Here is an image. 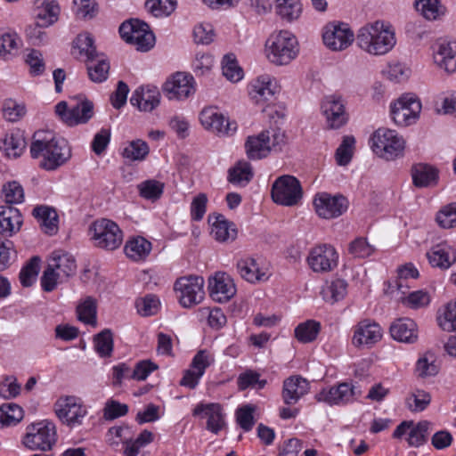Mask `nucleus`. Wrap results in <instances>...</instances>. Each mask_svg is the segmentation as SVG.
Returning a JSON list of instances; mask_svg holds the SVG:
<instances>
[{
  "mask_svg": "<svg viewBox=\"0 0 456 456\" xmlns=\"http://www.w3.org/2000/svg\"><path fill=\"white\" fill-rule=\"evenodd\" d=\"M356 45L372 56L388 53L396 44L395 31L388 22L378 20L362 26L356 33Z\"/></svg>",
  "mask_w": 456,
  "mask_h": 456,
  "instance_id": "obj_1",
  "label": "nucleus"
},
{
  "mask_svg": "<svg viewBox=\"0 0 456 456\" xmlns=\"http://www.w3.org/2000/svg\"><path fill=\"white\" fill-rule=\"evenodd\" d=\"M30 154L33 159L42 158L39 166L53 171L65 164L71 158V149L64 138H58L41 133H36L30 145Z\"/></svg>",
  "mask_w": 456,
  "mask_h": 456,
  "instance_id": "obj_2",
  "label": "nucleus"
},
{
  "mask_svg": "<svg viewBox=\"0 0 456 456\" xmlns=\"http://www.w3.org/2000/svg\"><path fill=\"white\" fill-rule=\"evenodd\" d=\"M297 42L288 30H281L270 36L266 42L268 60L276 65H286L297 55Z\"/></svg>",
  "mask_w": 456,
  "mask_h": 456,
  "instance_id": "obj_3",
  "label": "nucleus"
},
{
  "mask_svg": "<svg viewBox=\"0 0 456 456\" xmlns=\"http://www.w3.org/2000/svg\"><path fill=\"white\" fill-rule=\"evenodd\" d=\"M89 232L94 245L99 248L111 251L118 248L123 243L122 230L110 219L101 218L94 221Z\"/></svg>",
  "mask_w": 456,
  "mask_h": 456,
  "instance_id": "obj_4",
  "label": "nucleus"
},
{
  "mask_svg": "<svg viewBox=\"0 0 456 456\" xmlns=\"http://www.w3.org/2000/svg\"><path fill=\"white\" fill-rule=\"evenodd\" d=\"M56 428L53 422L43 420L28 425L22 439L25 447L32 451L51 450L56 442Z\"/></svg>",
  "mask_w": 456,
  "mask_h": 456,
  "instance_id": "obj_5",
  "label": "nucleus"
},
{
  "mask_svg": "<svg viewBox=\"0 0 456 456\" xmlns=\"http://www.w3.org/2000/svg\"><path fill=\"white\" fill-rule=\"evenodd\" d=\"M120 37L138 51L147 52L154 46L155 37L148 24L137 19L123 22L119 27Z\"/></svg>",
  "mask_w": 456,
  "mask_h": 456,
  "instance_id": "obj_6",
  "label": "nucleus"
},
{
  "mask_svg": "<svg viewBox=\"0 0 456 456\" xmlns=\"http://www.w3.org/2000/svg\"><path fill=\"white\" fill-rule=\"evenodd\" d=\"M58 419L69 428L82 425L87 414V408L80 398L74 395H63L53 405Z\"/></svg>",
  "mask_w": 456,
  "mask_h": 456,
  "instance_id": "obj_7",
  "label": "nucleus"
},
{
  "mask_svg": "<svg viewBox=\"0 0 456 456\" xmlns=\"http://www.w3.org/2000/svg\"><path fill=\"white\" fill-rule=\"evenodd\" d=\"M373 151L387 160L403 154L404 140L395 130L381 127L376 130L372 135Z\"/></svg>",
  "mask_w": 456,
  "mask_h": 456,
  "instance_id": "obj_8",
  "label": "nucleus"
},
{
  "mask_svg": "<svg viewBox=\"0 0 456 456\" xmlns=\"http://www.w3.org/2000/svg\"><path fill=\"white\" fill-rule=\"evenodd\" d=\"M204 279L200 276H184L176 280L174 289L180 305L189 308L204 298Z\"/></svg>",
  "mask_w": 456,
  "mask_h": 456,
  "instance_id": "obj_9",
  "label": "nucleus"
},
{
  "mask_svg": "<svg viewBox=\"0 0 456 456\" xmlns=\"http://www.w3.org/2000/svg\"><path fill=\"white\" fill-rule=\"evenodd\" d=\"M362 395V391L348 382L322 388L315 395V400L330 406H343L354 403Z\"/></svg>",
  "mask_w": 456,
  "mask_h": 456,
  "instance_id": "obj_10",
  "label": "nucleus"
},
{
  "mask_svg": "<svg viewBox=\"0 0 456 456\" xmlns=\"http://www.w3.org/2000/svg\"><path fill=\"white\" fill-rule=\"evenodd\" d=\"M273 200L281 206L291 207L302 198L299 181L292 175H282L275 180L271 191Z\"/></svg>",
  "mask_w": 456,
  "mask_h": 456,
  "instance_id": "obj_11",
  "label": "nucleus"
},
{
  "mask_svg": "<svg viewBox=\"0 0 456 456\" xmlns=\"http://www.w3.org/2000/svg\"><path fill=\"white\" fill-rule=\"evenodd\" d=\"M355 37L356 34L345 22H330L322 31L323 43L331 51L346 50L353 44Z\"/></svg>",
  "mask_w": 456,
  "mask_h": 456,
  "instance_id": "obj_12",
  "label": "nucleus"
},
{
  "mask_svg": "<svg viewBox=\"0 0 456 456\" xmlns=\"http://www.w3.org/2000/svg\"><path fill=\"white\" fill-rule=\"evenodd\" d=\"M163 92L169 100L183 101L195 94V79L190 73L175 72L164 83Z\"/></svg>",
  "mask_w": 456,
  "mask_h": 456,
  "instance_id": "obj_13",
  "label": "nucleus"
},
{
  "mask_svg": "<svg viewBox=\"0 0 456 456\" xmlns=\"http://www.w3.org/2000/svg\"><path fill=\"white\" fill-rule=\"evenodd\" d=\"M421 111V103L414 95L406 94L391 104V116L394 122L400 126L414 124Z\"/></svg>",
  "mask_w": 456,
  "mask_h": 456,
  "instance_id": "obj_14",
  "label": "nucleus"
},
{
  "mask_svg": "<svg viewBox=\"0 0 456 456\" xmlns=\"http://www.w3.org/2000/svg\"><path fill=\"white\" fill-rule=\"evenodd\" d=\"M313 204L316 214L324 219L338 217L348 208V201L344 196H331L327 192L317 193Z\"/></svg>",
  "mask_w": 456,
  "mask_h": 456,
  "instance_id": "obj_15",
  "label": "nucleus"
},
{
  "mask_svg": "<svg viewBox=\"0 0 456 456\" xmlns=\"http://www.w3.org/2000/svg\"><path fill=\"white\" fill-rule=\"evenodd\" d=\"M55 112L69 126L85 124L93 117L94 105L85 100L69 108L66 102H61L55 106Z\"/></svg>",
  "mask_w": 456,
  "mask_h": 456,
  "instance_id": "obj_16",
  "label": "nucleus"
},
{
  "mask_svg": "<svg viewBox=\"0 0 456 456\" xmlns=\"http://www.w3.org/2000/svg\"><path fill=\"white\" fill-rule=\"evenodd\" d=\"M200 121L203 127L222 135H231L237 129L234 121L227 119L216 108L207 107L200 113Z\"/></svg>",
  "mask_w": 456,
  "mask_h": 456,
  "instance_id": "obj_17",
  "label": "nucleus"
},
{
  "mask_svg": "<svg viewBox=\"0 0 456 456\" xmlns=\"http://www.w3.org/2000/svg\"><path fill=\"white\" fill-rule=\"evenodd\" d=\"M383 330L380 325L370 319L359 322L354 327L352 344L356 347H371L381 340Z\"/></svg>",
  "mask_w": 456,
  "mask_h": 456,
  "instance_id": "obj_18",
  "label": "nucleus"
},
{
  "mask_svg": "<svg viewBox=\"0 0 456 456\" xmlns=\"http://www.w3.org/2000/svg\"><path fill=\"white\" fill-rule=\"evenodd\" d=\"M338 255L330 245H319L314 248L307 257V262L316 273L329 272L338 265Z\"/></svg>",
  "mask_w": 456,
  "mask_h": 456,
  "instance_id": "obj_19",
  "label": "nucleus"
},
{
  "mask_svg": "<svg viewBox=\"0 0 456 456\" xmlns=\"http://www.w3.org/2000/svg\"><path fill=\"white\" fill-rule=\"evenodd\" d=\"M237 270L242 279L251 283L265 281L271 275L268 265L262 259L251 256L240 259Z\"/></svg>",
  "mask_w": 456,
  "mask_h": 456,
  "instance_id": "obj_20",
  "label": "nucleus"
},
{
  "mask_svg": "<svg viewBox=\"0 0 456 456\" xmlns=\"http://www.w3.org/2000/svg\"><path fill=\"white\" fill-rule=\"evenodd\" d=\"M278 92L279 86L276 79L267 74L257 77L248 86V95L256 103L270 101Z\"/></svg>",
  "mask_w": 456,
  "mask_h": 456,
  "instance_id": "obj_21",
  "label": "nucleus"
},
{
  "mask_svg": "<svg viewBox=\"0 0 456 456\" xmlns=\"http://www.w3.org/2000/svg\"><path fill=\"white\" fill-rule=\"evenodd\" d=\"M193 416L207 419L206 428L217 435L225 427L224 413L219 403H199L192 411Z\"/></svg>",
  "mask_w": 456,
  "mask_h": 456,
  "instance_id": "obj_22",
  "label": "nucleus"
},
{
  "mask_svg": "<svg viewBox=\"0 0 456 456\" xmlns=\"http://www.w3.org/2000/svg\"><path fill=\"white\" fill-rule=\"evenodd\" d=\"M432 267L446 270L456 263V248L448 241L434 245L426 254Z\"/></svg>",
  "mask_w": 456,
  "mask_h": 456,
  "instance_id": "obj_23",
  "label": "nucleus"
},
{
  "mask_svg": "<svg viewBox=\"0 0 456 456\" xmlns=\"http://www.w3.org/2000/svg\"><path fill=\"white\" fill-rule=\"evenodd\" d=\"M209 295L214 301L224 303L236 293L232 279L224 273H217L208 281Z\"/></svg>",
  "mask_w": 456,
  "mask_h": 456,
  "instance_id": "obj_24",
  "label": "nucleus"
},
{
  "mask_svg": "<svg viewBox=\"0 0 456 456\" xmlns=\"http://www.w3.org/2000/svg\"><path fill=\"white\" fill-rule=\"evenodd\" d=\"M322 109L330 128L338 129L346 123L345 105L340 97L334 95L326 97L322 104Z\"/></svg>",
  "mask_w": 456,
  "mask_h": 456,
  "instance_id": "obj_25",
  "label": "nucleus"
},
{
  "mask_svg": "<svg viewBox=\"0 0 456 456\" xmlns=\"http://www.w3.org/2000/svg\"><path fill=\"white\" fill-rule=\"evenodd\" d=\"M160 97L161 94L157 86H141L133 93L130 102L141 111L151 112L159 105Z\"/></svg>",
  "mask_w": 456,
  "mask_h": 456,
  "instance_id": "obj_26",
  "label": "nucleus"
},
{
  "mask_svg": "<svg viewBox=\"0 0 456 456\" xmlns=\"http://www.w3.org/2000/svg\"><path fill=\"white\" fill-rule=\"evenodd\" d=\"M210 364V355L204 350L199 351L193 357L191 368L185 371L180 384L189 388H195L200 379Z\"/></svg>",
  "mask_w": 456,
  "mask_h": 456,
  "instance_id": "obj_27",
  "label": "nucleus"
},
{
  "mask_svg": "<svg viewBox=\"0 0 456 456\" xmlns=\"http://www.w3.org/2000/svg\"><path fill=\"white\" fill-rule=\"evenodd\" d=\"M433 58L435 63L447 73L456 71V44L440 41L434 46Z\"/></svg>",
  "mask_w": 456,
  "mask_h": 456,
  "instance_id": "obj_28",
  "label": "nucleus"
},
{
  "mask_svg": "<svg viewBox=\"0 0 456 456\" xmlns=\"http://www.w3.org/2000/svg\"><path fill=\"white\" fill-rule=\"evenodd\" d=\"M61 8L56 0H37L35 2L36 26L47 28L55 23Z\"/></svg>",
  "mask_w": 456,
  "mask_h": 456,
  "instance_id": "obj_29",
  "label": "nucleus"
},
{
  "mask_svg": "<svg viewBox=\"0 0 456 456\" xmlns=\"http://www.w3.org/2000/svg\"><path fill=\"white\" fill-rule=\"evenodd\" d=\"M389 331L395 340L402 343L413 344L419 338L417 324L410 318L395 320L390 325Z\"/></svg>",
  "mask_w": 456,
  "mask_h": 456,
  "instance_id": "obj_30",
  "label": "nucleus"
},
{
  "mask_svg": "<svg viewBox=\"0 0 456 456\" xmlns=\"http://www.w3.org/2000/svg\"><path fill=\"white\" fill-rule=\"evenodd\" d=\"M309 391L308 381L300 376H291L283 381L282 399L286 404H295Z\"/></svg>",
  "mask_w": 456,
  "mask_h": 456,
  "instance_id": "obj_31",
  "label": "nucleus"
},
{
  "mask_svg": "<svg viewBox=\"0 0 456 456\" xmlns=\"http://www.w3.org/2000/svg\"><path fill=\"white\" fill-rule=\"evenodd\" d=\"M245 148L248 157L251 159L266 157L271 151L269 130L261 132L256 136H248Z\"/></svg>",
  "mask_w": 456,
  "mask_h": 456,
  "instance_id": "obj_32",
  "label": "nucleus"
},
{
  "mask_svg": "<svg viewBox=\"0 0 456 456\" xmlns=\"http://www.w3.org/2000/svg\"><path fill=\"white\" fill-rule=\"evenodd\" d=\"M22 216L20 211L12 207H0V234L12 236L20 231Z\"/></svg>",
  "mask_w": 456,
  "mask_h": 456,
  "instance_id": "obj_33",
  "label": "nucleus"
},
{
  "mask_svg": "<svg viewBox=\"0 0 456 456\" xmlns=\"http://www.w3.org/2000/svg\"><path fill=\"white\" fill-rule=\"evenodd\" d=\"M151 242L142 236L129 239L124 248L126 256L134 262L144 261L151 254Z\"/></svg>",
  "mask_w": 456,
  "mask_h": 456,
  "instance_id": "obj_34",
  "label": "nucleus"
},
{
  "mask_svg": "<svg viewBox=\"0 0 456 456\" xmlns=\"http://www.w3.org/2000/svg\"><path fill=\"white\" fill-rule=\"evenodd\" d=\"M41 229L46 234L53 235L58 230V215L56 211L47 206H37L32 212Z\"/></svg>",
  "mask_w": 456,
  "mask_h": 456,
  "instance_id": "obj_35",
  "label": "nucleus"
},
{
  "mask_svg": "<svg viewBox=\"0 0 456 456\" xmlns=\"http://www.w3.org/2000/svg\"><path fill=\"white\" fill-rule=\"evenodd\" d=\"M211 234L217 241H232L237 237V230L232 223L226 220L224 216L218 215L212 223Z\"/></svg>",
  "mask_w": 456,
  "mask_h": 456,
  "instance_id": "obj_36",
  "label": "nucleus"
},
{
  "mask_svg": "<svg viewBox=\"0 0 456 456\" xmlns=\"http://www.w3.org/2000/svg\"><path fill=\"white\" fill-rule=\"evenodd\" d=\"M49 263L64 281L76 273V260L70 254L54 255Z\"/></svg>",
  "mask_w": 456,
  "mask_h": 456,
  "instance_id": "obj_37",
  "label": "nucleus"
},
{
  "mask_svg": "<svg viewBox=\"0 0 456 456\" xmlns=\"http://www.w3.org/2000/svg\"><path fill=\"white\" fill-rule=\"evenodd\" d=\"M21 40L15 32H0V57L10 60L19 54Z\"/></svg>",
  "mask_w": 456,
  "mask_h": 456,
  "instance_id": "obj_38",
  "label": "nucleus"
},
{
  "mask_svg": "<svg viewBox=\"0 0 456 456\" xmlns=\"http://www.w3.org/2000/svg\"><path fill=\"white\" fill-rule=\"evenodd\" d=\"M412 181L417 187H428L436 183L437 170L428 165H416L411 171Z\"/></svg>",
  "mask_w": 456,
  "mask_h": 456,
  "instance_id": "obj_39",
  "label": "nucleus"
},
{
  "mask_svg": "<svg viewBox=\"0 0 456 456\" xmlns=\"http://www.w3.org/2000/svg\"><path fill=\"white\" fill-rule=\"evenodd\" d=\"M416 10L428 20H435L444 16L446 8L440 3V0H416Z\"/></svg>",
  "mask_w": 456,
  "mask_h": 456,
  "instance_id": "obj_40",
  "label": "nucleus"
},
{
  "mask_svg": "<svg viewBox=\"0 0 456 456\" xmlns=\"http://www.w3.org/2000/svg\"><path fill=\"white\" fill-rule=\"evenodd\" d=\"M253 177L252 168L249 163L240 161L228 173V181L236 186L247 185Z\"/></svg>",
  "mask_w": 456,
  "mask_h": 456,
  "instance_id": "obj_41",
  "label": "nucleus"
},
{
  "mask_svg": "<svg viewBox=\"0 0 456 456\" xmlns=\"http://www.w3.org/2000/svg\"><path fill=\"white\" fill-rule=\"evenodd\" d=\"M87 62V73L89 78L94 83H102L108 78L110 63L102 54Z\"/></svg>",
  "mask_w": 456,
  "mask_h": 456,
  "instance_id": "obj_42",
  "label": "nucleus"
},
{
  "mask_svg": "<svg viewBox=\"0 0 456 456\" xmlns=\"http://www.w3.org/2000/svg\"><path fill=\"white\" fill-rule=\"evenodd\" d=\"M153 437L152 432L144 429L134 440L129 439L124 441V456H137L142 448L153 441Z\"/></svg>",
  "mask_w": 456,
  "mask_h": 456,
  "instance_id": "obj_43",
  "label": "nucleus"
},
{
  "mask_svg": "<svg viewBox=\"0 0 456 456\" xmlns=\"http://www.w3.org/2000/svg\"><path fill=\"white\" fill-rule=\"evenodd\" d=\"M23 419V410L15 403H6L0 407V428L12 427Z\"/></svg>",
  "mask_w": 456,
  "mask_h": 456,
  "instance_id": "obj_44",
  "label": "nucleus"
},
{
  "mask_svg": "<svg viewBox=\"0 0 456 456\" xmlns=\"http://www.w3.org/2000/svg\"><path fill=\"white\" fill-rule=\"evenodd\" d=\"M148 143L141 139L129 142L123 149L122 156L130 161H142L149 154Z\"/></svg>",
  "mask_w": 456,
  "mask_h": 456,
  "instance_id": "obj_45",
  "label": "nucleus"
},
{
  "mask_svg": "<svg viewBox=\"0 0 456 456\" xmlns=\"http://www.w3.org/2000/svg\"><path fill=\"white\" fill-rule=\"evenodd\" d=\"M74 48L78 50L79 57L86 61H94L100 54L94 45V39L88 34H80L74 41Z\"/></svg>",
  "mask_w": 456,
  "mask_h": 456,
  "instance_id": "obj_46",
  "label": "nucleus"
},
{
  "mask_svg": "<svg viewBox=\"0 0 456 456\" xmlns=\"http://www.w3.org/2000/svg\"><path fill=\"white\" fill-rule=\"evenodd\" d=\"M276 12L283 20H297L302 12L299 0H276Z\"/></svg>",
  "mask_w": 456,
  "mask_h": 456,
  "instance_id": "obj_47",
  "label": "nucleus"
},
{
  "mask_svg": "<svg viewBox=\"0 0 456 456\" xmlns=\"http://www.w3.org/2000/svg\"><path fill=\"white\" fill-rule=\"evenodd\" d=\"M439 371V368L436 363V357L432 353H426L421 355L415 367V373L418 377L425 379L436 376Z\"/></svg>",
  "mask_w": 456,
  "mask_h": 456,
  "instance_id": "obj_48",
  "label": "nucleus"
},
{
  "mask_svg": "<svg viewBox=\"0 0 456 456\" xmlns=\"http://www.w3.org/2000/svg\"><path fill=\"white\" fill-rule=\"evenodd\" d=\"M321 330L320 322L314 320H308L297 326L295 337L299 342L310 343L317 338Z\"/></svg>",
  "mask_w": 456,
  "mask_h": 456,
  "instance_id": "obj_49",
  "label": "nucleus"
},
{
  "mask_svg": "<svg viewBox=\"0 0 456 456\" xmlns=\"http://www.w3.org/2000/svg\"><path fill=\"white\" fill-rule=\"evenodd\" d=\"M437 322L444 331L456 330V300L448 303L443 309L439 310Z\"/></svg>",
  "mask_w": 456,
  "mask_h": 456,
  "instance_id": "obj_50",
  "label": "nucleus"
},
{
  "mask_svg": "<svg viewBox=\"0 0 456 456\" xmlns=\"http://www.w3.org/2000/svg\"><path fill=\"white\" fill-rule=\"evenodd\" d=\"M430 423L427 420H422L417 423L414 422L409 432V436L406 438L408 445L411 447H419L423 445L428 440V428Z\"/></svg>",
  "mask_w": 456,
  "mask_h": 456,
  "instance_id": "obj_51",
  "label": "nucleus"
},
{
  "mask_svg": "<svg viewBox=\"0 0 456 456\" xmlns=\"http://www.w3.org/2000/svg\"><path fill=\"white\" fill-rule=\"evenodd\" d=\"M223 75L232 82H238L243 77V71L238 64L233 53H227L222 61Z\"/></svg>",
  "mask_w": 456,
  "mask_h": 456,
  "instance_id": "obj_52",
  "label": "nucleus"
},
{
  "mask_svg": "<svg viewBox=\"0 0 456 456\" xmlns=\"http://www.w3.org/2000/svg\"><path fill=\"white\" fill-rule=\"evenodd\" d=\"M40 258L33 256L21 268L19 275L20 282L23 287H30L37 280L39 273Z\"/></svg>",
  "mask_w": 456,
  "mask_h": 456,
  "instance_id": "obj_53",
  "label": "nucleus"
},
{
  "mask_svg": "<svg viewBox=\"0 0 456 456\" xmlns=\"http://www.w3.org/2000/svg\"><path fill=\"white\" fill-rule=\"evenodd\" d=\"M347 283L346 281L342 279H336L332 281L324 289H323V298L330 303L334 304L344 298L346 294Z\"/></svg>",
  "mask_w": 456,
  "mask_h": 456,
  "instance_id": "obj_54",
  "label": "nucleus"
},
{
  "mask_svg": "<svg viewBox=\"0 0 456 456\" xmlns=\"http://www.w3.org/2000/svg\"><path fill=\"white\" fill-rule=\"evenodd\" d=\"M256 409L253 404H246L239 407L235 411L236 421L245 432L250 431L255 425L254 413Z\"/></svg>",
  "mask_w": 456,
  "mask_h": 456,
  "instance_id": "obj_55",
  "label": "nucleus"
},
{
  "mask_svg": "<svg viewBox=\"0 0 456 456\" xmlns=\"http://www.w3.org/2000/svg\"><path fill=\"white\" fill-rule=\"evenodd\" d=\"M140 195L150 200L160 198L164 190V183L157 180H146L137 186Z\"/></svg>",
  "mask_w": 456,
  "mask_h": 456,
  "instance_id": "obj_56",
  "label": "nucleus"
},
{
  "mask_svg": "<svg viewBox=\"0 0 456 456\" xmlns=\"http://www.w3.org/2000/svg\"><path fill=\"white\" fill-rule=\"evenodd\" d=\"M175 0H147L145 6L155 17L170 15L175 9Z\"/></svg>",
  "mask_w": 456,
  "mask_h": 456,
  "instance_id": "obj_57",
  "label": "nucleus"
},
{
  "mask_svg": "<svg viewBox=\"0 0 456 456\" xmlns=\"http://www.w3.org/2000/svg\"><path fill=\"white\" fill-rule=\"evenodd\" d=\"M94 348L100 356H110L113 350V336L110 330H104L94 337Z\"/></svg>",
  "mask_w": 456,
  "mask_h": 456,
  "instance_id": "obj_58",
  "label": "nucleus"
},
{
  "mask_svg": "<svg viewBox=\"0 0 456 456\" xmlns=\"http://www.w3.org/2000/svg\"><path fill=\"white\" fill-rule=\"evenodd\" d=\"M3 143L6 155L12 158L20 156L25 148V141L19 134H6Z\"/></svg>",
  "mask_w": 456,
  "mask_h": 456,
  "instance_id": "obj_59",
  "label": "nucleus"
},
{
  "mask_svg": "<svg viewBox=\"0 0 456 456\" xmlns=\"http://www.w3.org/2000/svg\"><path fill=\"white\" fill-rule=\"evenodd\" d=\"M431 396L423 390H416L406 398V405L411 411H424L430 403Z\"/></svg>",
  "mask_w": 456,
  "mask_h": 456,
  "instance_id": "obj_60",
  "label": "nucleus"
},
{
  "mask_svg": "<svg viewBox=\"0 0 456 456\" xmlns=\"http://www.w3.org/2000/svg\"><path fill=\"white\" fill-rule=\"evenodd\" d=\"M240 390H245L248 387L262 389L266 385L265 379H260V374L254 370H247L240 374L238 380Z\"/></svg>",
  "mask_w": 456,
  "mask_h": 456,
  "instance_id": "obj_61",
  "label": "nucleus"
},
{
  "mask_svg": "<svg viewBox=\"0 0 456 456\" xmlns=\"http://www.w3.org/2000/svg\"><path fill=\"white\" fill-rule=\"evenodd\" d=\"M79 321L86 324L95 325L96 305L92 297H87L77 309Z\"/></svg>",
  "mask_w": 456,
  "mask_h": 456,
  "instance_id": "obj_62",
  "label": "nucleus"
},
{
  "mask_svg": "<svg viewBox=\"0 0 456 456\" xmlns=\"http://www.w3.org/2000/svg\"><path fill=\"white\" fill-rule=\"evenodd\" d=\"M355 140L353 136H345L336 151V160L339 166L347 165L352 159Z\"/></svg>",
  "mask_w": 456,
  "mask_h": 456,
  "instance_id": "obj_63",
  "label": "nucleus"
},
{
  "mask_svg": "<svg viewBox=\"0 0 456 456\" xmlns=\"http://www.w3.org/2000/svg\"><path fill=\"white\" fill-rule=\"evenodd\" d=\"M436 222L444 229L456 226V203L443 208L436 215Z\"/></svg>",
  "mask_w": 456,
  "mask_h": 456,
  "instance_id": "obj_64",
  "label": "nucleus"
}]
</instances>
